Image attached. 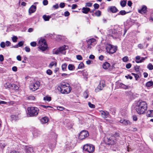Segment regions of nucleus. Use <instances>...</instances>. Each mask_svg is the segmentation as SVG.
Returning a JSON list of instances; mask_svg holds the SVG:
<instances>
[{
	"label": "nucleus",
	"instance_id": "nucleus-63",
	"mask_svg": "<svg viewBox=\"0 0 153 153\" xmlns=\"http://www.w3.org/2000/svg\"><path fill=\"white\" fill-rule=\"evenodd\" d=\"M138 47L140 49L143 48V46L141 44H140L138 45Z\"/></svg>",
	"mask_w": 153,
	"mask_h": 153
},
{
	"label": "nucleus",
	"instance_id": "nucleus-24",
	"mask_svg": "<svg viewBox=\"0 0 153 153\" xmlns=\"http://www.w3.org/2000/svg\"><path fill=\"white\" fill-rule=\"evenodd\" d=\"M12 84L9 82H7L4 84V86L5 88H10L11 89Z\"/></svg>",
	"mask_w": 153,
	"mask_h": 153
},
{
	"label": "nucleus",
	"instance_id": "nucleus-49",
	"mask_svg": "<svg viewBox=\"0 0 153 153\" xmlns=\"http://www.w3.org/2000/svg\"><path fill=\"white\" fill-rule=\"evenodd\" d=\"M94 7L95 9H97L99 7V5L97 3H95L94 4Z\"/></svg>",
	"mask_w": 153,
	"mask_h": 153
},
{
	"label": "nucleus",
	"instance_id": "nucleus-32",
	"mask_svg": "<svg viewBox=\"0 0 153 153\" xmlns=\"http://www.w3.org/2000/svg\"><path fill=\"white\" fill-rule=\"evenodd\" d=\"M84 68V65L83 62L80 63L79 65L78 69H82Z\"/></svg>",
	"mask_w": 153,
	"mask_h": 153
},
{
	"label": "nucleus",
	"instance_id": "nucleus-58",
	"mask_svg": "<svg viewBox=\"0 0 153 153\" xmlns=\"http://www.w3.org/2000/svg\"><path fill=\"white\" fill-rule=\"evenodd\" d=\"M131 67V65L130 63L127 64L126 65V67L127 68L129 69Z\"/></svg>",
	"mask_w": 153,
	"mask_h": 153
},
{
	"label": "nucleus",
	"instance_id": "nucleus-46",
	"mask_svg": "<svg viewBox=\"0 0 153 153\" xmlns=\"http://www.w3.org/2000/svg\"><path fill=\"white\" fill-rule=\"evenodd\" d=\"M92 4L91 2H87L85 4V7H91L92 6Z\"/></svg>",
	"mask_w": 153,
	"mask_h": 153
},
{
	"label": "nucleus",
	"instance_id": "nucleus-5",
	"mask_svg": "<svg viewBox=\"0 0 153 153\" xmlns=\"http://www.w3.org/2000/svg\"><path fill=\"white\" fill-rule=\"evenodd\" d=\"M95 149V147L93 145L88 144L85 145L83 148L84 151L89 153H93L94 152Z\"/></svg>",
	"mask_w": 153,
	"mask_h": 153
},
{
	"label": "nucleus",
	"instance_id": "nucleus-44",
	"mask_svg": "<svg viewBox=\"0 0 153 153\" xmlns=\"http://www.w3.org/2000/svg\"><path fill=\"white\" fill-rule=\"evenodd\" d=\"M28 99L30 100H34L35 97L33 96H29L28 97Z\"/></svg>",
	"mask_w": 153,
	"mask_h": 153
},
{
	"label": "nucleus",
	"instance_id": "nucleus-21",
	"mask_svg": "<svg viewBox=\"0 0 153 153\" xmlns=\"http://www.w3.org/2000/svg\"><path fill=\"white\" fill-rule=\"evenodd\" d=\"M146 115L148 117H153V110H150L148 111L146 113Z\"/></svg>",
	"mask_w": 153,
	"mask_h": 153
},
{
	"label": "nucleus",
	"instance_id": "nucleus-29",
	"mask_svg": "<svg viewBox=\"0 0 153 153\" xmlns=\"http://www.w3.org/2000/svg\"><path fill=\"white\" fill-rule=\"evenodd\" d=\"M128 13H129V12H126L124 10H122L120 11V12L117 13V15H124Z\"/></svg>",
	"mask_w": 153,
	"mask_h": 153
},
{
	"label": "nucleus",
	"instance_id": "nucleus-14",
	"mask_svg": "<svg viewBox=\"0 0 153 153\" xmlns=\"http://www.w3.org/2000/svg\"><path fill=\"white\" fill-rule=\"evenodd\" d=\"M120 122L121 123H122L123 125L125 126L130 125L131 124V123L129 120L123 119L120 120Z\"/></svg>",
	"mask_w": 153,
	"mask_h": 153
},
{
	"label": "nucleus",
	"instance_id": "nucleus-9",
	"mask_svg": "<svg viewBox=\"0 0 153 153\" xmlns=\"http://www.w3.org/2000/svg\"><path fill=\"white\" fill-rule=\"evenodd\" d=\"M89 136L88 132L86 130L81 131L79 135V138L80 140H83Z\"/></svg>",
	"mask_w": 153,
	"mask_h": 153
},
{
	"label": "nucleus",
	"instance_id": "nucleus-31",
	"mask_svg": "<svg viewBox=\"0 0 153 153\" xmlns=\"http://www.w3.org/2000/svg\"><path fill=\"white\" fill-rule=\"evenodd\" d=\"M126 4V1L123 0L120 2V4L122 7L125 6Z\"/></svg>",
	"mask_w": 153,
	"mask_h": 153
},
{
	"label": "nucleus",
	"instance_id": "nucleus-39",
	"mask_svg": "<svg viewBox=\"0 0 153 153\" xmlns=\"http://www.w3.org/2000/svg\"><path fill=\"white\" fill-rule=\"evenodd\" d=\"M95 39H91L88 42V44L91 45L93 42H94L95 41Z\"/></svg>",
	"mask_w": 153,
	"mask_h": 153
},
{
	"label": "nucleus",
	"instance_id": "nucleus-45",
	"mask_svg": "<svg viewBox=\"0 0 153 153\" xmlns=\"http://www.w3.org/2000/svg\"><path fill=\"white\" fill-rule=\"evenodd\" d=\"M122 60L124 62H126L128 61V57L127 56H125L123 58Z\"/></svg>",
	"mask_w": 153,
	"mask_h": 153
},
{
	"label": "nucleus",
	"instance_id": "nucleus-3",
	"mask_svg": "<svg viewBox=\"0 0 153 153\" xmlns=\"http://www.w3.org/2000/svg\"><path fill=\"white\" fill-rule=\"evenodd\" d=\"M27 111L28 114L30 117H34L38 115L39 109L37 107H31L28 108Z\"/></svg>",
	"mask_w": 153,
	"mask_h": 153
},
{
	"label": "nucleus",
	"instance_id": "nucleus-37",
	"mask_svg": "<svg viewBox=\"0 0 153 153\" xmlns=\"http://www.w3.org/2000/svg\"><path fill=\"white\" fill-rule=\"evenodd\" d=\"M147 68L149 70H152L153 69V65L151 63H149L147 66Z\"/></svg>",
	"mask_w": 153,
	"mask_h": 153
},
{
	"label": "nucleus",
	"instance_id": "nucleus-34",
	"mask_svg": "<svg viewBox=\"0 0 153 153\" xmlns=\"http://www.w3.org/2000/svg\"><path fill=\"white\" fill-rule=\"evenodd\" d=\"M11 120L12 121H16L17 120L18 117L16 115H12L11 116Z\"/></svg>",
	"mask_w": 153,
	"mask_h": 153
},
{
	"label": "nucleus",
	"instance_id": "nucleus-36",
	"mask_svg": "<svg viewBox=\"0 0 153 153\" xmlns=\"http://www.w3.org/2000/svg\"><path fill=\"white\" fill-rule=\"evenodd\" d=\"M12 41L14 42H16L17 41L18 37L16 36H13L12 38Z\"/></svg>",
	"mask_w": 153,
	"mask_h": 153
},
{
	"label": "nucleus",
	"instance_id": "nucleus-56",
	"mask_svg": "<svg viewBox=\"0 0 153 153\" xmlns=\"http://www.w3.org/2000/svg\"><path fill=\"white\" fill-rule=\"evenodd\" d=\"M65 6V4L64 3H61L59 4V6L61 8H63Z\"/></svg>",
	"mask_w": 153,
	"mask_h": 153
},
{
	"label": "nucleus",
	"instance_id": "nucleus-52",
	"mask_svg": "<svg viewBox=\"0 0 153 153\" xmlns=\"http://www.w3.org/2000/svg\"><path fill=\"white\" fill-rule=\"evenodd\" d=\"M48 4V1L47 0H44L43 1V4L44 5H46Z\"/></svg>",
	"mask_w": 153,
	"mask_h": 153
},
{
	"label": "nucleus",
	"instance_id": "nucleus-48",
	"mask_svg": "<svg viewBox=\"0 0 153 153\" xmlns=\"http://www.w3.org/2000/svg\"><path fill=\"white\" fill-rule=\"evenodd\" d=\"M77 59L79 60H80L82 59V58L81 55H77L76 56Z\"/></svg>",
	"mask_w": 153,
	"mask_h": 153
},
{
	"label": "nucleus",
	"instance_id": "nucleus-19",
	"mask_svg": "<svg viewBox=\"0 0 153 153\" xmlns=\"http://www.w3.org/2000/svg\"><path fill=\"white\" fill-rule=\"evenodd\" d=\"M82 13L85 14H87L90 11V9L89 8L83 7L82 9Z\"/></svg>",
	"mask_w": 153,
	"mask_h": 153
},
{
	"label": "nucleus",
	"instance_id": "nucleus-20",
	"mask_svg": "<svg viewBox=\"0 0 153 153\" xmlns=\"http://www.w3.org/2000/svg\"><path fill=\"white\" fill-rule=\"evenodd\" d=\"M40 121L42 123H45L48 122V118L47 117H44L41 119Z\"/></svg>",
	"mask_w": 153,
	"mask_h": 153
},
{
	"label": "nucleus",
	"instance_id": "nucleus-61",
	"mask_svg": "<svg viewBox=\"0 0 153 153\" xmlns=\"http://www.w3.org/2000/svg\"><path fill=\"white\" fill-rule=\"evenodd\" d=\"M4 60V56L2 55H0V61L1 62L3 61Z\"/></svg>",
	"mask_w": 153,
	"mask_h": 153
},
{
	"label": "nucleus",
	"instance_id": "nucleus-40",
	"mask_svg": "<svg viewBox=\"0 0 153 153\" xmlns=\"http://www.w3.org/2000/svg\"><path fill=\"white\" fill-rule=\"evenodd\" d=\"M120 86L121 88L124 89H126L127 88V86L122 83H121L120 84Z\"/></svg>",
	"mask_w": 153,
	"mask_h": 153
},
{
	"label": "nucleus",
	"instance_id": "nucleus-8",
	"mask_svg": "<svg viewBox=\"0 0 153 153\" xmlns=\"http://www.w3.org/2000/svg\"><path fill=\"white\" fill-rule=\"evenodd\" d=\"M40 82L39 81H36L35 83H33L30 86V89L33 91H34L38 89L39 85Z\"/></svg>",
	"mask_w": 153,
	"mask_h": 153
},
{
	"label": "nucleus",
	"instance_id": "nucleus-18",
	"mask_svg": "<svg viewBox=\"0 0 153 153\" xmlns=\"http://www.w3.org/2000/svg\"><path fill=\"white\" fill-rule=\"evenodd\" d=\"M26 153H31L33 152V148L30 146H26L25 149Z\"/></svg>",
	"mask_w": 153,
	"mask_h": 153
},
{
	"label": "nucleus",
	"instance_id": "nucleus-10",
	"mask_svg": "<svg viewBox=\"0 0 153 153\" xmlns=\"http://www.w3.org/2000/svg\"><path fill=\"white\" fill-rule=\"evenodd\" d=\"M39 42H41L42 44L39 48V49L42 51H45L47 48V45L45 40L44 39H42L40 40Z\"/></svg>",
	"mask_w": 153,
	"mask_h": 153
},
{
	"label": "nucleus",
	"instance_id": "nucleus-53",
	"mask_svg": "<svg viewBox=\"0 0 153 153\" xmlns=\"http://www.w3.org/2000/svg\"><path fill=\"white\" fill-rule=\"evenodd\" d=\"M24 42L23 41H20L18 44L19 47H21L23 45Z\"/></svg>",
	"mask_w": 153,
	"mask_h": 153
},
{
	"label": "nucleus",
	"instance_id": "nucleus-54",
	"mask_svg": "<svg viewBox=\"0 0 153 153\" xmlns=\"http://www.w3.org/2000/svg\"><path fill=\"white\" fill-rule=\"evenodd\" d=\"M57 109L60 111H62L64 109V108L61 106H58L57 107Z\"/></svg>",
	"mask_w": 153,
	"mask_h": 153
},
{
	"label": "nucleus",
	"instance_id": "nucleus-13",
	"mask_svg": "<svg viewBox=\"0 0 153 153\" xmlns=\"http://www.w3.org/2000/svg\"><path fill=\"white\" fill-rule=\"evenodd\" d=\"M36 6L32 5L29 9L28 12L29 15H30L32 13H34L36 10Z\"/></svg>",
	"mask_w": 153,
	"mask_h": 153
},
{
	"label": "nucleus",
	"instance_id": "nucleus-22",
	"mask_svg": "<svg viewBox=\"0 0 153 153\" xmlns=\"http://www.w3.org/2000/svg\"><path fill=\"white\" fill-rule=\"evenodd\" d=\"M68 68L70 71H73L74 70L75 67L73 65L69 64L68 66Z\"/></svg>",
	"mask_w": 153,
	"mask_h": 153
},
{
	"label": "nucleus",
	"instance_id": "nucleus-25",
	"mask_svg": "<svg viewBox=\"0 0 153 153\" xmlns=\"http://www.w3.org/2000/svg\"><path fill=\"white\" fill-rule=\"evenodd\" d=\"M67 64L66 63H64L62 65L61 67L62 70L65 71L67 70Z\"/></svg>",
	"mask_w": 153,
	"mask_h": 153
},
{
	"label": "nucleus",
	"instance_id": "nucleus-1",
	"mask_svg": "<svg viewBox=\"0 0 153 153\" xmlns=\"http://www.w3.org/2000/svg\"><path fill=\"white\" fill-rule=\"evenodd\" d=\"M135 108L136 111L138 114H143L147 110V104L145 101L140 100L137 102Z\"/></svg>",
	"mask_w": 153,
	"mask_h": 153
},
{
	"label": "nucleus",
	"instance_id": "nucleus-50",
	"mask_svg": "<svg viewBox=\"0 0 153 153\" xmlns=\"http://www.w3.org/2000/svg\"><path fill=\"white\" fill-rule=\"evenodd\" d=\"M132 75H134L135 78L136 80H137V79L139 77V76L137 74H134L133 73H131Z\"/></svg>",
	"mask_w": 153,
	"mask_h": 153
},
{
	"label": "nucleus",
	"instance_id": "nucleus-42",
	"mask_svg": "<svg viewBox=\"0 0 153 153\" xmlns=\"http://www.w3.org/2000/svg\"><path fill=\"white\" fill-rule=\"evenodd\" d=\"M46 73L49 75H51L52 74V71L51 70L48 69L47 70Z\"/></svg>",
	"mask_w": 153,
	"mask_h": 153
},
{
	"label": "nucleus",
	"instance_id": "nucleus-51",
	"mask_svg": "<svg viewBox=\"0 0 153 153\" xmlns=\"http://www.w3.org/2000/svg\"><path fill=\"white\" fill-rule=\"evenodd\" d=\"M25 51L27 52H29L30 51V49L27 46H26L25 48Z\"/></svg>",
	"mask_w": 153,
	"mask_h": 153
},
{
	"label": "nucleus",
	"instance_id": "nucleus-12",
	"mask_svg": "<svg viewBox=\"0 0 153 153\" xmlns=\"http://www.w3.org/2000/svg\"><path fill=\"white\" fill-rule=\"evenodd\" d=\"M101 116L104 118L108 117L110 116L109 112L106 111H101Z\"/></svg>",
	"mask_w": 153,
	"mask_h": 153
},
{
	"label": "nucleus",
	"instance_id": "nucleus-60",
	"mask_svg": "<svg viewBox=\"0 0 153 153\" xmlns=\"http://www.w3.org/2000/svg\"><path fill=\"white\" fill-rule=\"evenodd\" d=\"M69 15H70V13L68 11H65L64 13V15L65 16H69Z\"/></svg>",
	"mask_w": 153,
	"mask_h": 153
},
{
	"label": "nucleus",
	"instance_id": "nucleus-26",
	"mask_svg": "<svg viewBox=\"0 0 153 153\" xmlns=\"http://www.w3.org/2000/svg\"><path fill=\"white\" fill-rule=\"evenodd\" d=\"M153 85V82L152 81H149L146 84V86L148 87H150Z\"/></svg>",
	"mask_w": 153,
	"mask_h": 153
},
{
	"label": "nucleus",
	"instance_id": "nucleus-43",
	"mask_svg": "<svg viewBox=\"0 0 153 153\" xmlns=\"http://www.w3.org/2000/svg\"><path fill=\"white\" fill-rule=\"evenodd\" d=\"M30 45L32 47H34L36 45V43L35 42H32L30 43Z\"/></svg>",
	"mask_w": 153,
	"mask_h": 153
},
{
	"label": "nucleus",
	"instance_id": "nucleus-4",
	"mask_svg": "<svg viewBox=\"0 0 153 153\" xmlns=\"http://www.w3.org/2000/svg\"><path fill=\"white\" fill-rule=\"evenodd\" d=\"M68 48V46L67 45H64L59 48L57 50L54 49L53 50L52 53L53 54H59L62 53L65 54L66 53L65 50Z\"/></svg>",
	"mask_w": 153,
	"mask_h": 153
},
{
	"label": "nucleus",
	"instance_id": "nucleus-23",
	"mask_svg": "<svg viewBox=\"0 0 153 153\" xmlns=\"http://www.w3.org/2000/svg\"><path fill=\"white\" fill-rule=\"evenodd\" d=\"M42 18L45 21H48L51 18V16H47L46 15H44L43 16Z\"/></svg>",
	"mask_w": 153,
	"mask_h": 153
},
{
	"label": "nucleus",
	"instance_id": "nucleus-7",
	"mask_svg": "<svg viewBox=\"0 0 153 153\" xmlns=\"http://www.w3.org/2000/svg\"><path fill=\"white\" fill-rule=\"evenodd\" d=\"M110 33L108 34L109 36H111L113 38H117L120 36L121 33L120 31L117 32V31L115 29H111L109 30Z\"/></svg>",
	"mask_w": 153,
	"mask_h": 153
},
{
	"label": "nucleus",
	"instance_id": "nucleus-16",
	"mask_svg": "<svg viewBox=\"0 0 153 153\" xmlns=\"http://www.w3.org/2000/svg\"><path fill=\"white\" fill-rule=\"evenodd\" d=\"M109 10L113 13H115L118 11L117 8L115 6H111L110 7Z\"/></svg>",
	"mask_w": 153,
	"mask_h": 153
},
{
	"label": "nucleus",
	"instance_id": "nucleus-35",
	"mask_svg": "<svg viewBox=\"0 0 153 153\" xmlns=\"http://www.w3.org/2000/svg\"><path fill=\"white\" fill-rule=\"evenodd\" d=\"M146 58H147L146 57H142L141 59H140L139 61L135 60V62L137 63H141Z\"/></svg>",
	"mask_w": 153,
	"mask_h": 153
},
{
	"label": "nucleus",
	"instance_id": "nucleus-2",
	"mask_svg": "<svg viewBox=\"0 0 153 153\" xmlns=\"http://www.w3.org/2000/svg\"><path fill=\"white\" fill-rule=\"evenodd\" d=\"M68 85L67 86L65 84H61L60 86L58 87V89L60 91L61 93L62 94L69 93L71 90V87L68 84H67Z\"/></svg>",
	"mask_w": 153,
	"mask_h": 153
},
{
	"label": "nucleus",
	"instance_id": "nucleus-57",
	"mask_svg": "<svg viewBox=\"0 0 153 153\" xmlns=\"http://www.w3.org/2000/svg\"><path fill=\"white\" fill-rule=\"evenodd\" d=\"M140 67L138 65H136L134 67L135 70L136 71H138Z\"/></svg>",
	"mask_w": 153,
	"mask_h": 153
},
{
	"label": "nucleus",
	"instance_id": "nucleus-62",
	"mask_svg": "<svg viewBox=\"0 0 153 153\" xmlns=\"http://www.w3.org/2000/svg\"><path fill=\"white\" fill-rule=\"evenodd\" d=\"M127 4H128V5L129 7H131L132 4V3L131 1H128V2Z\"/></svg>",
	"mask_w": 153,
	"mask_h": 153
},
{
	"label": "nucleus",
	"instance_id": "nucleus-27",
	"mask_svg": "<svg viewBox=\"0 0 153 153\" xmlns=\"http://www.w3.org/2000/svg\"><path fill=\"white\" fill-rule=\"evenodd\" d=\"M19 88V87L16 84H12L11 85V89L14 90H17Z\"/></svg>",
	"mask_w": 153,
	"mask_h": 153
},
{
	"label": "nucleus",
	"instance_id": "nucleus-11",
	"mask_svg": "<svg viewBox=\"0 0 153 153\" xmlns=\"http://www.w3.org/2000/svg\"><path fill=\"white\" fill-rule=\"evenodd\" d=\"M105 85L103 83V82L102 81H100L99 85L97 87V88L95 89V90L96 92H97L102 90Z\"/></svg>",
	"mask_w": 153,
	"mask_h": 153
},
{
	"label": "nucleus",
	"instance_id": "nucleus-33",
	"mask_svg": "<svg viewBox=\"0 0 153 153\" xmlns=\"http://www.w3.org/2000/svg\"><path fill=\"white\" fill-rule=\"evenodd\" d=\"M43 100L45 101H50L51 100V97H49L46 96L45 97H44Z\"/></svg>",
	"mask_w": 153,
	"mask_h": 153
},
{
	"label": "nucleus",
	"instance_id": "nucleus-38",
	"mask_svg": "<svg viewBox=\"0 0 153 153\" xmlns=\"http://www.w3.org/2000/svg\"><path fill=\"white\" fill-rule=\"evenodd\" d=\"M95 14L97 16H100L101 15V12L100 10H98L95 12Z\"/></svg>",
	"mask_w": 153,
	"mask_h": 153
},
{
	"label": "nucleus",
	"instance_id": "nucleus-30",
	"mask_svg": "<svg viewBox=\"0 0 153 153\" xmlns=\"http://www.w3.org/2000/svg\"><path fill=\"white\" fill-rule=\"evenodd\" d=\"M57 65V63L56 62H51L49 65V67L50 68H51L53 66H54L55 67H56Z\"/></svg>",
	"mask_w": 153,
	"mask_h": 153
},
{
	"label": "nucleus",
	"instance_id": "nucleus-6",
	"mask_svg": "<svg viewBox=\"0 0 153 153\" xmlns=\"http://www.w3.org/2000/svg\"><path fill=\"white\" fill-rule=\"evenodd\" d=\"M107 52L109 54H113L117 50V47L111 44H108L106 46Z\"/></svg>",
	"mask_w": 153,
	"mask_h": 153
},
{
	"label": "nucleus",
	"instance_id": "nucleus-55",
	"mask_svg": "<svg viewBox=\"0 0 153 153\" xmlns=\"http://www.w3.org/2000/svg\"><path fill=\"white\" fill-rule=\"evenodd\" d=\"M114 136L115 137H119L120 136V134L119 132H115L114 134Z\"/></svg>",
	"mask_w": 153,
	"mask_h": 153
},
{
	"label": "nucleus",
	"instance_id": "nucleus-59",
	"mask_svg": "<svg viewBox=\"0 0 153 153\" xmlns=\"http://www.w3.org/2000/svg\"><path fill=\"white\" fill-rule=\"evenodd\" d=\"M77 7V5L76 4H73L72 6V9H74Z\"/></svg>",
	"mask_w": 153,
	"mask_h": 153
},
{
	"label": "nucleus",
	"instance_id": "nucleus-47",
	"mask_svg": "<svg viewBox=\"0 0 153 153\" xmlns=\"http://www.w3.org/2000/svg\"><path fill=\"white\" fill-rule=\"evenodd\" d=\"M6 46L4 42H2L0 44V46L2 48H4Z\"/></svg>",
	"mask_w": 153,
	"mask_h": 153
},
{
	"label": "nucleus",
	"instance_id": "nucleus-28",
	"mask_svg": "<svg viewBox=\"0 0 153 153\" xmlns=\"http://www.w3.org/2000/svg\"><path fill=\"white\" fill-rule=\"evenodd\" d=\"M108 142H105V143L107 145H112L114 144V142L112 140L108 139Z\"/></svg>",
	"mask_w": 153,
	"mask_h": 153
},
{
	"label": "nucleus",
	"instance_id": "nucleus-41",
	"mask_svg": "<svg viewBox=\"0 0 153 153\" xmlns=\"http://www.w3.org/2000/svg\"><path fill=\"white\" fill-rule=\"evenodd\" d=\"M88 105L91 108H95V105L93 104H92L90 102L88 103Z\"/></svg>",
	"mask_w": 153,
	"mask_h": 153
},
{
	"label": "nucleus",
	"instance_id": "nucleus-15",
	"mask_svg": "<svg viewBox=\"0 0 153 153\" xmlns=\"http://www.w3.org/2000/svg\"><path fill=\"white\" fill-rule=\"evenodd\" d=\"M147 7L145 6H143L141 9L138 10L139 13L142 14L145 13L146 12Z\"/></svg>",
	"mask_w": 153,
	"mask_h": 153
},
{
	"label": "nucleus",
	"instance_id": "nucleus-64",
	"mask_svg": "<svg viewBox=\"0 0 153 153\" xmlns=\"http://www.w3.org/2000/svg\"><path fill=\"white\" fill-rule=\"evenodd\" d=\"M11 43L9 41H6V45L7 46H10V45Z\"/></svg>",
	"mask_w": 153,
	"mask_h": 153
},
{
	"label": "nucleus",
	"instance_id": "nucleus-17",
	"mask_svg": "<svg viewBox=\"0 0 153 153\" xmlns=\"http://www.w3.org/2000/svg\"><path fill=\"white\" fill-rule=\"evenodd\" d=\"M110 67V64L107 62H104L102 65V68L105 69H107Z\"/></svg>",
	"mask_w": 153,
	"mask_h": 153
}]
</instances>
